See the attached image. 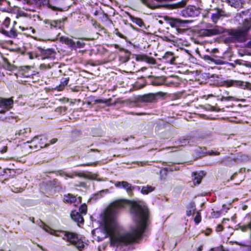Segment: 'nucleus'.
<instances>
[{"label": "nucleus", "mask_w": 251, "mask_h": 251, "mask_svg": "<svg viewBox=\"0 0 251 251\" xmlns=\"http://www.w3.org/2000/svg\"><path fill=\"white\" fill-rule=\"evenodd\" d=\"M150 63L152 64L155 63V60L153 59H151V61L150 62Z\"/></svg>", "instance_id": "69168bd1"}, {"label": "nucleus", "mask_w": 251, "mask_h": 251, "mask_svg": "<svg viewBox=\"0 0 251 251\" xmlns=\"http://www.w3.org/2000/svg\"><path fill=\"white\" fill-rule=\"evenodd\" d=\"M40 3L47 5L48 7L53 11H62L61 6L63 3V0H38Z\"/></svg>", "instance_id": "0eeeda50"}, {"label": "nucleus", "mask_w": 251, "mask_h": 251, "mask_svg": "<svg viewBox=\"0 0 251 251\" xmlns=\"http://www.w3.org/2000/svg\"><path fill=\"white\" fill-rule=\"evenodd\" d=\"M72 219L75 222L78 223H83L84 219L81 214L78 212L72 211L71 214Z\"/></svg>", "instance_id": "aec40b11"}, {"label": "nucleus", "mask_w": 251, "mask_h": 251, "mask_svg": "<svg viewBox=\"0 0 251 251\" xmlns=\"http://www.w3.org/2000/svg\"><path fill=\"white\" fill-rule=\"evenodd\" d=\"M69 80V77L62 78L61 79L60 84L56 87V89L59 91H62L68 84Z\"/></svg>", "instance_id": "393cba45"}, {"label": "nucleus", "mask_w": 251, "mask_h": 251, "mask_svg": "<svg viewBox=\"0 0 251 251\" xmlns=\"http://www.w3.org/2000/svg\"><path fill=\"white\" fill-rule=\"evenodd\" d=\"M190 23V21L179 18H170L168 20V23L172 28L173 32L177 35L185 33L186 31V25Z\"/></svg>", "instance_id": "7ed1b4c3"}, {"label": "nucleus", "mask_w": 251, "mask_h": 251, "mask_svg": "<svg viewBox=\"0 0 251 251\" xmlns=\"http://www.w3.org/2000/svg\"><path fill=\"white\" fill-rule=\"evenodd\" d=\"M235 18L240 25L236 29H230L228 35L232 41L245 42L247 39L248 32L251 29V21L247 18L243 19L241 13H238Z\"/></svg>", "instance_id": "f03ea898"}, {"label": "nucleus", "mask_w": 251, "mask_h": 251, "mask_svg": "<svg viewBox=\"0 0 251 251\" xmlns=\"http://www.w3.org/2000/svg\"><path fill=\"white\" fill-rule=\"evenodd\" d=\"M203 58L205 60H209V61H210L211 62H214L215 61V59L214 58H213L212 57H211V56H209L208 55H204Z\"/></svg>", "instance_id": "ea45409f"}, {"label": "nucleus", "mask_w": 251, "mask_h": 251, "mask_svg": "<svg viewBox=\"0 0 251 251\" xmlns=\"http://www.w3.org/2000/svg\"><path fill=\"white\" fill-rule=\"evenodd\" d=\"M10 24V19L9 18H6L4 21L3 23V25L4 26L6 27H8L9 26V25Z\"/></svg>", "instance_id": "58836bf2"}, {"label": "nucleus", "mask_w": 251, "mask_h": 251, "mask_svg": "<svg viewBox=\"0 0 251 251\" xmlns=\"http://www.w3.org/2000/svg\"><path fill=\"white\" fill-rule=\"evenodd\" d=\"M223 228L222 226L219 225L216 227V231L218 232L221 231L223 230Z\"/></svg>", "instance_id": "8fccbe9b"}, {"label": "nucleus", "mask_w": 251, "mask_h": 251, "mask_svg": "<svg viewBox=\"0 0 251 251\" xmlns=\"http://www.w3.org/2000/svg\"><path fill=\"white\" fill-rule=\"evenodd\" d=\"M13 100L12 98L5 99L0 98V108H4L9 110L12 107Z\"/></svg>", "instance_id": "dca6fc26"}, {"label": "nucleus", "mask_w": 251, "mask_h": 251, "mask_svg": "<svg viewBox=\"0 0 251 251\" xmlns=\"http://www.w3.org/2000/svg\"><path fill=\"white\" fill-rule=\"evenodd\" d=\"M115 34L117 35L119 37H120L122 39H125L126 38V37L125 35H124L123 34H122V33H121L120 32L118 31V30L117 28L115 29Z\"/></svg>", "instance_id": "e433bc0d"}, {"label": "nucleus", "mask_w": 251, "mask_h": 251, "mask_svg": "<svg viewBox=\"0 0 251 251\" xmlns=\"http://www.w3.org/2000/svg\"><path fill=\"white\" fill-rule=\"evenodd\" d=\"M8 33L9 37H15L17 36V30L13 28L8 32Z\"/></svg>", "instance_id": "72a5a7b5"}, {"label": "nucleus", "mask_w": 251, "mask_h": 251, "mask_svg": "<svg viewBox=\"0 0 251 251\" xmlns=\"http://www.w3.org/2000/svg\"><path fill=\"white\" fill-rule=\"evenodd\" d=\"M38 50L42 56V58L43 59L55 58L56 52L54 50L52 49H45L39 47H38Z\"/></svg>", "instance_id": "9b49d317"}, {"label": "nucleus", "mask_w": 251, "mask_h": 251, "mask_svg": "<svg viewBox=\"0 0 251 251\" xmlns=\"http://www.w3.org/2000/svg\"><path fill=\"white\" fill-rule=\"evenodd\" d=\"M155 189L154 187H152L150 185H147V186H144L142 187L141 192L142 194L144 195H147L149 193H151L152 191H153Z\"/></svg>", "instance_id": "7c9ffc66"}, {"label": "nucleus", "mask_w": 251, "mask_h": 251, "mask_svg": "<svg viewBox=\"0 0 251 251\" xmlns=\"http://www.w3.org/2000/svg\"><path fill=\"white\" fill-rule=\"evenodd\" d=\"M210 155H213V154H215V155H218L219 154V153H214V152L213 151H211V152H210L209 153Z\"/></svg>", "instance_id": "0e129e2a"}, {"label": "nucleus", "mask_w": 251, "mask_h": 251, "mask_svg": "<svg viewBox=\"0 0 251 251\" xmlns=\"http://www.w3.org/2000/svg\"><path fill=\"white\" fill-rule=\"evenodd\" d=\"M224 85L227 87L239 86L242 89L251 90V83L240 80H227L225 81Z\"/></svg>", "instance_id": "1a4fd4ad"}, {"label": "nucleus", "mask_w": 251, "mask_h": 251, "mask_svg": "<svg viewBox=\"0 0 251 251\" xmlns=\"http://www.w3.org/2000/svg\"><path fill=\"white\" fill-rule=\"evenodd\" d=\"M152 84L153 85H154V86H158V85H160L162 84L161 83H160L158 81H156V80H154V81H152Z\"/></svg>", "instance_id": "09e8293b"}, {"label": "nucleus", "mask_w": 251, "mask_h": 251, "mask_svg": "<svg viewBox=\"0 0 251 251\" xmlns=\"http://www.w3.org/2000/svg\"><path fill=\"white\" fill-rule=\"evenodd\" d=\"M128 16L130 20L134 23L136 24L140 27H145V25L142 21V20L138 17H135L131 15L129 13H128Z\"/></svg>", "instance_id": "b1692460"}, {"label": "nucleus", "mask_w": 251, "mask_h": 251, "mask_svg": "<svg viewBox=\"0 0 251 251\" xmlns=\"http://www.w3.org/2000/svg\"><path fill=\"white\" fill-rule=\"evenodd\" d=\"M158 95L159 93H149L139 96L137 100L140 102H153L157 100Z\"/></svg>", "instance_id": "9d476101"}, {"label": "nucleus", "mask_w": 251, "mask_h": 251, "mask_svg": "<svg viewBox=\"0 0 251 251\" xmlns=\"http://www.w3.org/2000/svg\"><path fill=\"white\" fill-rule=\"evenodd\" d=\"M215 12L211 15L212 22L214 24H217L219 20H222L224 18H228L230 15L224 9L216 7L214 8Z\"/></svg>", "instance_id": "6e6552de"}, {"label": "nucleus", "mask_w": 251, "mask_h": 251, "mask_svg": "<svg viewBox=\"0 0 251 251\" xmlns=\"http://www.w3.org/2000/svg\"><path fill=\"white\" fill-rule=\"evenodd\" d=\"M28 129H23L20 130L18 133H16V134H18L19 135H24L25 134L26 132V130Z\"/></svg>", "instance_id": "a19ab883"}, {"label": "nucleus", "mask_w": 251, "mask_h": 251, "mask_svg": "<svg viewBox=\"0 0 251 251\" xmlns=\"http://www.w3.org/2000/svg\"><path fill=\"white\" fill-rule=\"evenodd\" d=\"M219 0H211V1L213 3H218Z\"/></svg>", "instance_id": "052dcab7"}, {"label": "nucleus", "mask_w": 251, "mask_h": 251, "mask_svg": "<svg viewBox=\"0 0 251 251\" xmlns=\"http://www.w3.org/2000/svg\"><path fill=\"white\" fill-rule=\"evenodd\" d=\"M3 67L9 71H14L16 69V67L14 65H12L8 60V59L6 58H3Z\"/></svg>", "instance_id": "cd10ccee"}, {"label": "nucleus", "mask_w": 251, "mask_h": 251, "mask_svg": "<svg viewBox=\"0 0 251 251\" xmlns=\"http://www.w3.org/2000/svg\"><path fill=\"white\" fill-rule=\"evenodd\" d=\"M46 138L43 136H35L30 142H27L26 143L30 144V145H28V148L38 150L49 146V144L46 143Z\"/></svg>", "instance_id": "39448f33"}, {"label": "nucleus", "mask_w": 251, "mask_h": 251, "mask_svg": "<svg viewBox=\"0 0 251 251\" xmlns=\"http://www.w3.org/2000/svg\"><path fill=\"white\" fill-rule=\"evenodd\" d=\"M141 3L151 9H155L161 7V5L152 4L151 0H139Z\"/></svg>", "instance_id": "4be33fe9"}, {"label": "nucleus", "mask_w": 251, "mask_h": 251, "mask_svg": "<svg viewBox=\"0 0 251 251\" xmlns=\"http://www.w3.org/2000/svg\"><path fill=\"white\" fill-rule=\"evenodd\" d=\"M114 47H115V49H119L121 50H124L123 49L120 48L119 45H118V44H115L114 45Z\"/></svg>", "instance_id": "13d9d810"}, {"label": "nucleus", "mask_w": 251, "mask_h": 251, "mask_svg": "<svg viewBox=\"0 0 251 251\" xmlns=\"http://www.w3.org/2000/svg\"><path fill=\"white\" fill-rule=\"evenodd\" d=\"M80 187H84L86 186V184L84 182H80L79 185Z\"/></svg>", "instance_id": "4d7b16f0"}, {"label": "nucleus", "mask_w": 251, "mask_h": 251, "mask_svg": "<svg viewBox=\"0 0 251 251\" xmlns=\"http://www.w3.org/2000/svg\"><path fill=\"white\" fill-rule=\"evenodd\" d=\"M194 220L196 224H199V223H200L201 221V215L199 213H197V214L196 215V217H195Z\"/></svg>", "instance_id": "4c0bfd02"}, {"label": "nucleus", "mask_w": 251, "mask_h": 251, "mask_svg": "<svg viewBox=\"0 0 251 251\" xmlns=\"http://www.w3.org/2000/svg\"><path fill=\"white\" fill-rule=\"evenodd\" d=\"M123 140L125 141V142H127L128 141V138H123Z\"/></svg>", "instance_id": "338daca9"}, {"label": "nucleus", "mask_w": 251, "mask_h": 251, "mask_svg": "<svg viewBox=\"0 0 251 251\" xmlns=\"http://www.w3.org/2000/svg\"><path fill=\"white\" fill-rule=\"evenodd\" d=\"M163 58L165 59L167 62L171 64H174L176 57L174 56V53L172 52H167L163 56Z\"/></svg>", "instance_id": "412c9836"}, {"label": "nucleus", "mask_w": 251, "mask_h": 251, "mask_svg": "<svg viewBox=\"0 0 251 251\" xmlns=\"http://www.w3.org/2000/svg\"><path fill=\"white\" fill-rule=\"evenodd\" d=\"M85 45V44L84 42L81 41H77L75 43V47H76L78 48H82Z\"/></svg>", "instance_id": "c9c22d12"}, {"label": "nucleus", "mask_w": 251, "mask_h": 251, "mask_svg": "<svg viewBox=\"0 0 251 251\" xmlns=\"http://www.w3.org/2000/svg\"><path fill=\"white\" fill-rule=\"evenodd\" d=\"M7 150V148L6 146H1V147L0 146V151L1 152H2V153L5 152H6Z\"/></svg>", "instance_id": "a18cd8bd"}, {"label": "nucleus", "mask_w": 251, "mask_h": 251, "mask_svg": "<svg viewBox=\"0 0 251 251\" xmlns=\"http://www.w3.org/2000/svg\"><path fill=\"white\" fill-rule=\"evenodd\" d=\"M87 212V207L86 204H82L79 208V213L86 215Z\"/></svg>", "instance_id": "473e14b6"}, {"label": "nucleus", "mask_w": 251, "mask_h": 251, "mask_svg": "<svg viewBox=\"0 0 251 251\" xmlns=\"http://www.w3.org/2000/svg\"><path fill=\"white\" fill-rule=\"evenodd\" d=\"M50 67H51L50 64L46 65L43 64L40 65V68L41 69H46L47 68H50Z\"/></svg>", "instance_id": "c03bdc74"}, {"label": "nucleus", "mask_w": 251, "mask_h": 251, "mask_svg": "<svg viewBox=\"0 0 251 251\" xmlns=\"http://www.w3.org/2000/svg\"><path fill=\"white\" fill-rule=\"evenodd\" d=\"M196 209L195 204L194 202L189 203L187 209L186 211V214L187 216H190L194 214Z\"/></svg>", "instance_id": "c756f323"}, {"label": "nucleus", "mask_w": 251, "mask_h": 251, "mask_svg": "<svg viewBox=\"0 0 251 251\" xmlns=\"http://www.w3.org/2000/svg\"><path fill=\"white\" fill-rule=\"evenodd\" d=\"M90 151H93V152H99V151L97 149H91L90 150Z\"/></svg>", "instance_id": "e2e57ef3"}, {"label": "nucleus", "mask_w": 251, "mask_h": 251, "mask_svg": "<svg viewBox=\"0 0 251 251\" xmlns=\"http://www.w3.org/2000/svg\"><path fill=\"white\" fill-rule=\"evenodd\" d=\"M8 31H7L5 29H2V31H1V33L4 34V35H5L7 36H8Z\"/></svg>", "instance_id": "603ef678"}, {"label": "nucleus", "mask_w": 251, "mask_h": 251, "mask_svg": "<svg viewBox=\"0 0 251 251\" xmlns=\"http://www.w3.org/2000/svg\"><path fill=\"white\" fill-rule=\"evenodd\" d=\"M64 201L68 203H73L76 201V197L71 194H68L64 196Z\"/></svg>", "instance_id": "c85d7f7f"}, {"label": "nucleus", "mask_w": 251, "mask_h": 251, "mask_svg": "<svg viewBox=\"0 0 251 251\" xmlns=\"http://www.w3.org/2000/svg\"><path fill=\"white\" fill-rule=\"evenodd\" d=\"M237 175V173L233 174V175L230 177V180H233L236 176Z\"/></svg>", "instance_id": "6e6d98bb"}, {"label": "nucleus", "mask_w": 251, "mask_h": 251, "mask_svg": "<svg viewBox=\"0 0 251 251\" xmlns=\"http://www.w3.org/2000/svg\"><path fill=\"white\" fill-rule=\"evenodd\" d=\"M92 165V163H86V164H80V166H90Z\"/></svg>", "instance_id": "bf43d9fd"}, {"label": "nucleus", "mask_w": 251, "mask_h": 251, "mask_svg": "<svg viewBox=\"0 0 251 251\" xmlns=\"http://www.w3.org/2000/svg\"><path fill=\"white\" fill-rule=\"evenodd\" d=\"M187 3V0H182L176 3L161 5V7H165L169 9H174L184 7Z\"/></svg>", "instance_id": "4468645a"}, {"label": "nucleus", "mask_w": 251, "mask_h": 251, "mask_svg": "<svg viewBox=\"0 0 251 251\" xmlns=\"http://www.w3.org/2000/svg\"><path fill=\"white\" fill-rule=\"evenodd\" d=\"M193 176L194 177V182L198 184H200L202 178L201 176L200 173H193Z\"/></svg>", "instance_id": "2f4dec72"}, {"label": "nucleus", "mask_w": 251, "mask_h": 251, "mask_svg": "<svg viewBox=\"0 0 251 251\" xmlns=\"http://www.w3.org/2000/svg\"><path fill=\"white\" fill-rule=\"evenodd\" d=\"M126 204L125 201H116L105 210L103 219L105 235L104 237L99 239V241H101L108 236L111 246H126L136 242L141 237L149 225V209L143 203H133L130 212L135 226L129 231H123L120 229L117 218L119 209L125 207Z\"/></svg>", "instance_id": "f257e3e1"}, {"label": "nucleus", "mask_w": 251, "mask_h": 251, "mask_svg": "<svg viewBox=\"0 0 251 251\" xmlns=\"http://www.w3.org/2000/svg\"><path fill=\"white\" fill-rule=\"evenodd\" d=\"M67 110V107L65 106H60L57 107L55 111L57 112L62 113V112H65Z\"/></svg>", "instance_id": "f704fd0d"}, {"label": "nucleus", "mask_w": 251, "mask_h": 251, "mask_svg": "<svg viewBox=\"0 0 251 251\" xmlns=\"http://www.w3.org/2000/svg\"><path fill=\"white\" fill-rule=\"evenodd\" d=\"M95 102L96 103H103L104 100L101 99H97L95 100Z\"/></svg>", "instance_id": "3c124183"}, {"label": "nucleus", "mask_w": 251, "mask_h": 251, "mask_svg": "<svg viewBox=\"0 0 251 251\" xmlns=\"http://www.w3.org/2000/svg\"><path fill=\"white\" fill-rule=\"evenodd\" d=\"M214 62L216 64L219 65L223 64V61L221 60H215V61Z\"/></svg>", "instance_id": "864d4df0"}, {"label": "nucleus", "mask_w": 251, "mask_h": 251, "mask_svg": "<svg viewBox=\"0 0 251 251\" xmlns=\"http://www.w3.org/2000/svg\"><path fill=\"white\" fill-rule=\"evenodd\" d=\"M111 100V99H109L108 100H104L103 103L106 104L108 106L111 105L112 104L110 103ZM115 104H116V102H114L113 104H112V105H115Z\"/></svg>", "instance_id": "37998d69"}, {"label": "nucleus", "mask_w": 251, "mask_h": 251, "mask_svg": "<svg viewBox=\"0 0 251 251\" xmlns=\"http://www.w3.org/2000/svg\"><path fill=\"white\" fill-rule=\"evenodd\" d=\"M201 9L195 6L189 5L180 11V15L184 18H195L199 15Z\"/></svg>", "instance_id": "423d86ee"}, {"label": "nucleus", "mask_w": 251, "mask_h": 251, "mask_svg": "<svg viewBox=\"0 0 251 251\" xmlns=\"http://www.w3.org/2000/svg\"><path fill=\"white\" fill-rule=\"evenodd\" d=\"M78 202H81V197H78Z\"/></svg>", "instance_id": "774afa93"}, {"label": "nucleus", "mask_w": 251, "mask_h": 251, "mask_svg": "<svg viewBox=\"0 0 251 251\" xmlns=\"http://www.w3.org/2000/svg\"><path fill=\"white\" fill-rule=\"evenodd\" d=\"M228 6L239 10L243 7L245 0H222Z\"/></svg>", "instance_id": "ddd939ff"}, {"label": "nucleus", "mask_w": 251, "mask_h": 251, "mask_svg": "<svg viewBox=\"0 0 251 251\" xmlns=\"http://www.w3.org/2000/svg\"><path fill=\"white\" fill-rule=\"evenodd\" d=\"M29 220L32 222L33 223H35L34 218L33 217H29Z\"/></svg>", "instance_id": "680f3d73"}, {"label": "nucleus", "mask_w": 251, "mask_h": 251, "mask_svg": "<svg viewBox=\"0 0 251 251\" xmlns=\"http://www.w3.org/2000/svg\"><path fill=\"white\" fill-rule=\"evenodd\" d=\"M61 233L64 234V237H63L64 240H66L67 242L75 246L79 251H82L84 247V243L80 239L78 238L76 233L64 231H61Z\"/></svg>", "instance_id": "20e7f679"}, {"label": "nucleus", "mask_w": 251, "mask_h": 251, "mask_svg": "<svg viewBox=\"0 0 251 251\" xmlns=\"http://www.w3.org/2000/svg\"><path fill=\"white\" fill-rule=\"evenodd\" d=\"M28 56H29V58L30 59H33L34 57H37V55L36 54H34V53H31V52H28Z\"/></svg>", "instance_id": "49530a36"}, {"label": "nucleus", "mask_w": 251, "mask_h": 251, "mask_svg": "<svg viewBox=\"0 0 251 251\" xmlns=\"http://www.w3.org/2000/svg\"><path fill=\"white\" fill-rule=\"evenodd\" d=\"M115 186L117 187L122 188L125 189L129 196L133 195V190L134 189V186L127 181H117L115 183Z\"/></svg>", "instance_id": "f8f14e48"}, {"label": "nucleus", "mask_w": 251, "mask_h": 251, "mask_svg": "<svg viewBox=\"0 0 251 251\" xmlns=\"http://www.w3.org/2000/svg\"><path fill=\"white\" fill-rule=\"evenodd\" d=\"M74 176L90 180H94L96 179L95 176L91 175L90 173L88 174H85L84 173H75Z\"/></svg>", "instance_id": "bb28decb"}, {"label": "nucleus", "mask_w": 251, "mask_h": 251, "mask_svg": "<svg viewBox=\"0 0 251 251\" xmlns=\"http://www.w3.org/2000/svg\"><path fill=\"white\" fill-rule=\"evenodd\" d=\"M44 22L46 25H50L51 28H60L62 26V21L60 20L53 21L46 20Z\"/></svg>", "instance_id": "f3484780"}, {"label": "nucleus", "mask_w": 251, "mask_h": 251, "mask_svg": "<svg viewBox=\"0 0 251 251\" xmlns=\"http://www.w3.org/2000/svg\"><path fill=\"white\" fill-rule=\"evenodd\" d=\"M233 98H234L233 97H231V96H228V97L222 96V98H221V100H233Z\"/></svg>", "instance_id": "79ce46f5"}, {"label": "nucleus", "mask_w": 251, "mask_h": 251, "mask_svg": "<svg viewBox=\"0 0 251 251\" xmlns=\"http://www.w3.org/2000/svg\"><path fill=\"white\" fill-rule=\"evenodd\" d=\"M37 224L39 225V226L42 227L44 230L50 233L51 234H54L55 236H59V234L57 233L59 231H55L51 229L49 226L46 225L44 222L42 221L39 220V221H37Z\"/></svg>", "instance_id": "a211bd4d"}, {"label": "nucleus", "mask_w": 251, "mask_h": 251, "mask_svg": "<svg viewBox=\"0 0 251 251\" xmlns=\"http://www.w3.org/2000/svg\"><path fill=\"white\" fill-rule=\"evenodd\" d=\"M57 139H52V140H50V144H53L57 142Z\"/></svg>", "instance_id": "5fc2aeb1"}, {"label": "nucleus", "mask_w": 251, "mask_h": 251, "mask_svg": "<svg viewBox=\"0 0 251 251\" xmlns=\"http://www.w3.org/2000/svg\"><path fill=\"white\" fill-rule=\"evenodd\" d=\"M21 68L22 70L26 71L27 70L30 69L31 68V67L29 66H25L22 67Z\"/></svg>", "instance_id": "de8ad7c7"}, {"label": "nucleus", "mask_w": 251, "mask_h": 251, "mask_svg": "<svg viewBox=\"0 0 251 251\" xmlns=\"http://www.w3.org/2000/svg\"><path fill=\"white\" fill-rule=\"evenodd\" d=\"M60 41L66 44L69 45L72 48L75 47V43L72 39L67 37L62 36L60 38Z\"/></svg>", "instance_id": "a878e982"}, {"label": "nucleus", "mask_w": 251, "mask_h": 251, "mask_svg": "<svg viewBox=\"0 0 251 251\" xmlns=\"http://www.w3.org/2000/svg\"><path fill=\"white\" fill-rule=\"evenodd\" d=\"M225 29L220 26L216 25L211 29H208L206 30L205 34L207 36H213L218 34H220L224 32Z\"/></svg>", "instance_id": "2eb2a0df"}, {"label": "nucleus", "mask_w": 251, "mask_h": 251, "mask_svg": "<svg viewBox=\"0 0 251 251\" xmlns=\"http://www.w3.org/2000/svg\"><path fill=\"white\" fill-rule=\"evenodd\" d=\"M15 116L13 115V113L9 112V110H0V120H7L10 118H14Z\"/></svg>", "instance_id": "6ab92c4d"}, {"label": "nucleus", "mask_w": 251, "mask_h": 251, "mask_svg": "<svg viewBox=\"0 0 251 251\" xmlns=\"http://www.w3.org/2000/svg\"><path fill=\"white\" fill-rule=\"evenodd\" d=\"M191 137H187L186 138H181L178 142V145L179 146L184 147L187 145L192 146L194 142L192 141Z\"/></svg>", "instance_id": "5701e85b"}]
</instances>
